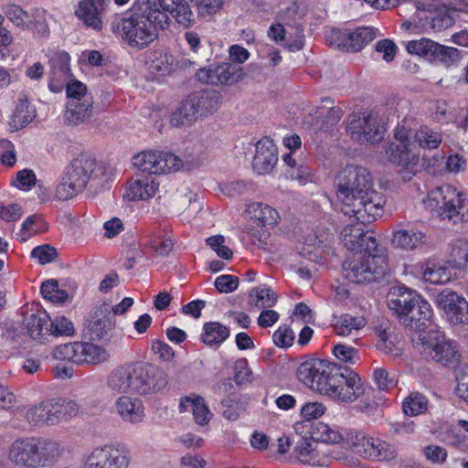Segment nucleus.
<instances>
[{
    "label": "nucleus",
    "instance_id": "aec40b11",
    "mask_svg": "<svg viewBox=\"0 0 468 468\" xmlns=\"http://www.w3.org/2000/svg\"><path fill=\"white\" fill-rule=\"evenodd\" d=\"M156 4H159L158 9L165 14V17L167 18V29L171 24L170 16H172L176 21L185 27H190L195 23V15L191 10L190 5L186 0H154Z\"/></svg>",
    "mask_w": 468,
    "mask_h": 468
},
{
    "label": "nucleus",
    "instance_id": "2f4dec72",
    "mask_svg": "<svg viewBox=\"0 0 468 468\" xmlns=\"http://www.w3.org/2000/svg\"><path fill=\"white\" fill-rule=\"evenodd\" d=\"M230 335L229 328L219 322H207L203 325L201 341L209 346L221 345Z\"/></svg>",
    "mask_w": 468,
    "mask_h": 468
},
{
    "label": "nucleus",
    "instance_id": "1a4fd4ad",
    "mask_svg": "<svg viewBox=\"0 0 468 468\" xmlns=\"http://www.w3.org/2000/svg\"><path fill=\"white\" fill-rule=\"evenodd\" d=\"M417 337L411 335L414 346L419 347L425 359H431L444 367H453L459 362V354L451 340H447L443 332L430 330L416 332Z\"/></svg>",
    "mask_w": 468,
    "mask_h": 468
},
{
    "label": "nucleus",
    "instance_id": "ea45409f",
    "mask_svg": "<svg viewBox=\"0 0 468 468\" xmlns=\"http://www.w3.org/2000/svg\"><path fill=\"white\" fill-rule=\"evenodd\" d=\"M112 322L110 317L101 312L100 316L97 312L95 313V317L89 323V333L90 335V340H101L103 339L107 332L111 329Z\"/></svg>",
    "mask_w": 468,
    "mask_h": 468
},
{
    "label": "nucleus",
    "instance_id": "5fc2aeb1",
    "mask_svg": "<svg viewBox=\"0 0 468 468\" xmlns=\"http://www.w3.org/2000/svg\"><path fill=\"white\" fill-rule=\"evenodd\" d=\"M294 333L288 325L279 326L272 335V340L275 346L281 348H286L292 346L294 341Z\"/></svg>",
    "mask_w": 468,
    "mask_h": 468
},
{
    "label": "nucleus",
    "instance_id": "cd10ccee",
    "mask_svg": "<svg viewBox=\"0 0 468 468\" xmlns=\"http://www.w3.org/2000/svg\"><path fill=\"white\" fill-rule=\"evenodd\" d=\"M117 411L124 421L139 423L144 417V407L138 399L121 396L115 403Z\"/></svg>",
    "mask_w": 468,
    "mask_h": 468
},
{
    "label": "nucleus",
    "instance_id": "49530a36",
    "mask_svg": "<svg viewBox=\"0 0 468 468\" xmlns=\"http://www.w3.org/2000/svg\"><path fill=\"white\" fill-rule=\"evenodd\" d=\"M302 463L308 464L311 466L324 467L328 466L331 463V457L322 449L318 448V443L315 442L314 447L310 453L301 454Z\"/></svg>",
    "mask_w": 468,
    "mask_h": 468
},
{
    "label": "nucleus",
    "instance_id": "8fccbe9b",
    "mask_svg": "<svg viewBox=\"0 0 468 468\" xmlns=\"http://www.w3.org/2000/svg\"><path fill=\"white\" fill-rule=\"evenodd\" d=\"M373 379L377 387L384 391L394 388L398 384L395 375L391 376L384 367H378L374 370Z\"/></svg>",
    "mask_w": 468,
    "mask_h": 468
},
{
    "label": "nucleus",
    "instance_id": "2eb2a0df",
    "mask_svg": "<svg viewBox=\"0 0 468 468\" xmlns=\"http://www.w3.org/2000/svg\"><path fill=\"white\" fill-rule=\"evenodd\" d=\"M167 384L165 374L149 364H133L131 392L139 395L156 393Z\"/></svg>",
    "mask_w": 468,
    "mask_h": 468
},
{
    "label": "nucleus",
    "instance_id": "7c9ffc66",
    "mask_svg": "<svg viewBox=\"0 0 468 468\" xmlns=\"http://www.w3.org/2000/svg\"><path fill=\"white\" fill-rule=\"evenodd\" d=\"M426 235L415 229H399L393 233L392 244L405 250H413L423 245Z\"/></svg>",
    "mask_w": 468,
    "mask_h": 468
},
{
    "label": "nucleus",
    "instance_id": "052dcab7",
    "mask_svg": "<svg viewBox=\"0 0 468 468\" xmlns=\"http://www.w3.org/2000/svg\"><path fill=\"white\" fill-rule=\"evenodd\" d=\"M376 442L378 448L376 447V455L374 456L373 460L392 461L396 458L397 452L391 443L380 440L379 438Z\"/></svg>",
    "mask_w": 468,
    "mask_h": 468
},
{
    "label": "nucleus",
    "instance_id": "393cba45",
    "mask_svg": "<svg viewBox=\"0 0 468 468\" xmlns=\"http://www.w3.org/2000/svg\"><path fill=\"white\" fill-rule=\"evenodd\" d=\"M294 429L297 432H299L300 430H306V434L310 435V438L317 443L321 441L327 444H334L344 441V434L337 429L332 428L322 421L311 424H298L294 426Z\"/></svg>",
    "mask_w": 468,
    "mask_h": 468
},
{
    "label": "nucleus",
    "instance_id": "69168bd1",
    "mask_svg": "<svg viewBox=\"0 0 468 468\" xmlns=\"http://www.w3.org/2000/svg\"><path fill=\"white\" fill-rule=\"evenodd\" d=\"M375 48L377 52L383 54V59L387 62L392 61L397 52L396 44L388 38L378 41Z\"/></svg>",
    "mask_w": 468,
    "mask_h": 468
},
{
    "label": "nucleus",
    "instance_id": "72a5a7b5",
    "mask_svg": "<svg viewBox=\"0 0 468 468\" xmlns=\"http://www.w3.org/2000/svg\"><path fill=\"white\" fill-rule=\"evenodd\" d=\"M415 142L420 148L434 150L440 147L443 140V134L428 125H421L414 133Z\"/></svg>",
    "mask_w": 468,
    "mask_h": 468
},
{
    "label": "nucleus",
    "instance_id": "774afa93",
    "mask_svg": "<svg viewBox=\"0 0 468 468\" xmlns=\"http://www.w3.org/2000/svg\"><path fill=\"white\" fill-rule=\"evenodd\" d=\"M152 350L154 354L158 355L161 359L165 361H170L175 356L174 349L167 343L162 340L153 341Z\"/></svg>",
    "mask_w": 468,
    "mask_h": 468
},
{
    "label": "nucleus",
    "instance_id": "a878e982",
    "mask_svg": "<svg viewBox=\"0 0 468 468\" xmlns=\"http://www.w3.org/2000/svg\"><path fill=\"white\" fill-rule=\"evenodd\" d=\"M191 410L196 422L201 426L206 425L211 419L210 412L205 399L195 393L184 396L179 402V411L186 412Z\"/></svg>",
    "mask_w": 468,
    "mask_h": 468
},
{
    "label": "nucleus",
    "instance_id": "09e8293b",
    "mask_svg": "<svg viewBox=\"0 0 468 468\" xmlns=\"http://www.w3.org/2000/svg\"><path fill=\"white\" fill-rule=\"evenodd\" d=\"M325 406L323 403L314 401L305 403L301 409V415L303 419V422L300 424H311L314 423L313 420H315L322 417L325 412ZM296 423L295 425H298Z\"/></svg>",
    "mask_w": 468,
    "mask_h": 468
},
{
    "label": "nucleus",
    "instance_id": "f704fd0d",
    "mask_svg": "<svg viewBox=\"0 0 468 468\" xmlns=\"http://www.w3.org/2000/svg\"><path fill=\"white\" fill-rule=\"evenodd\" d=\"M367 319L363 315L354 316L350 314H342L335 318L334 328L338 335H349L353 330H359L367 324Z\"/></svg>",
    "mask_w": 468,
    "mask_h": 468
},
{
    "label": "nucleus",
    "instance_id": "680f3d73",
    "mask_svg": "<svg viewBox=\"0 0 468 468\" xmlns=\"http://www.w3.org/2000/svg\"><path fill=\"white\" fill-rule=\"evenodd\" d=\"M66 93L69 101H83L85 98H92L87 94L86 86L80 80H73L68 83Z\"/></svg>",
    "mask_w": 468,
    "mask_h": 468
},
{
    "label": "nucleus",
    "instance_id": "39448f33",
    "mask_svg": "<svg viewBox=\"0 0 468 468\" xmlns=\"http://www.w3.org/2000/svg\"><path fill=\"white\" fill-rule=\"evenodd\" d=\"M64 452L59 441L43 437H21L9 446L7 458L18 468H49Z\"/></svg>",
    "mask_w": 468,
    "mask_h": 468
},
{
    "label": "nucleus",
    "instance_id": "e433bc0d",
    "mask_svg": "<svg viewBox=\"0 0 468 468\" xmlns=\"http://www.w3.org/2000/svg\"><path fill=\"white\" fill-rule=\"evenodd\" d=\"M376 335V347L379 351L394 356L402 354V344L396 335L388 333L386 329H378Z\"/></svg>",
    "mask_w": 468,
    "mask_h": 468
},
{
    "label": "nucleus",
    "instance_id": "de8ad7c7",
    "mask_svg": "<svg viewBox=\"0 0 468 468\" xmlns=\"http://www.w3.org/2000/svg\"><path fill=\"white\" fill-rule=\"evenodd\" d=\"M4 13L8 20H10L16 27L24 28L29 21L28 13L24 10L20 5L16 4H9L4 7Z\"/></svg>",
    "mask_w": 468,
    "mask_h": 468
},
{
    "label": "nucleus",
    "instance_id": "9b49d317",
    "mask_svg": "<svg viewBox=\"0 0 468 468\" xmlns=\"http://www.w3.org/2000/svg\"><path fill=\"white\" fill-rule=\"evenodd\" d=\"M434 199L438 205V215L441 219L454 223L468 220V196L452 185H442L437 188Z\"/></svg>",
    "mask_w": 468,
    "mask_h": 468
},
{
    "label": "nucleus",
    "instance_id": "473e14b6",
    "mask_svg": "<svg viewBox=\"0 0 468 468\" xmlns=\"http://www.w3.org/2000/svg\"><path fill=\"white\" fill-rule=\"evenodd\" d=\"M197 115L188 97L181 101L178 107L170 115V124L173 127L191 125L197 120Z\"/></svg>",
    "mask_w": 468,
    "mask_h": 468
},
{
    "label": "nucleus",
    "instance_id": "5701e85b",
    "mask_svg": "<svg viewBox=\"0 0 468 468\" xmlns=\"http://www.w3.org/2000/svg\"><path fill=\"white\" fill-rule=\"evenodd\" d=\"M107 5V0H81L75 11V15L85 26L96 30H101L102 21L100 13Z\"/></svg>",
    "mask_w": 468,
    "mask_h": 468
},
{
    "label": "nucleus",
    "instance_id": "4be33fe9",
    "mask_svg": "<svg viewBox=\"0 0 468 468\" xmlns=\"http://www.w3.org/2000/svg\"><path fill=\"white\" fill-rule=\"evenodd\" d=\"M188 99L197 117H207L216 112L221 102V94L217 90H204L190 93Z\"/></svg>",
    "mask_w": 468,
    "mask_h": 468
},
{
    "label": "nucleus",
    "instance_id": "20e7f679",
    "mask_svg": "<svg viewBox=\"0 0 468 468\" xmlns=\"http://www.w3.org/2000/svg\"><path fill=\"white\" fill-rule=\"evenodd\" d=\"M133 163L138 172L130 183L126 197L133 201L152 198L159 187L155 176L177 171L182 166L177 155L165 151L142 152L133 156Z\"/></svg>",
    "mask_w": 468,
    "mask_h": 468
},
{
    "label": "nucleus",
    "instance_id": "bf43d9fd",
    "mask_svg": "<svg viewBox=\"0 0 468 468\" xmlns=\"http://www.w3.org/2000/svg\"><path fill=\"white\" fill-rule=\"evenodd\" d=\"M239 278L230 274H222L216 278L215 287L219 292L229 293L238 289Z\"/></svg>",
    "mask_w": 468,
    "mask_h": 468
},
{
    "label": "nucleus",
    "instance_id": "c9c22d12",
    "mask_svg": "<svg viewBox=\"0 0 468 468\" xmlns=\"http://www.w3.org/2000/svg\"><path fill=\"white\" fill-rule=\"evenodd\" d=\"M425 282L433 284H444L451 280V271L448 267L429 261L420 267Z\"/></svg>",
    "mask_w": 468,
    "mask_h": 468
},
{
    "label": "nucleus",
    "instance_id": "c85d7f7f",
    "mask_svg": "<svg viewBox=\"0 0 468 468\" xmlns=\"http://www.w3.org/2000/svg\"><path fill=\"white\" fill-rule=\"evenodd\" d=\"M133 364L122 365L114 368L108 376V387L116 392H131Z\"/></svg>",
    "mask_w": 468,
    "mask_h": 468
},
{
    "label": "nucleus",
    "instance_id": "338daca9",
    "mask_svg": "<svg viewBox=\"0 0 468 468\" xmlns=\"http://www.w3.org/2000/svg\"><path fill=\"white\" fill-rule=\"evenodd\" d=\"M423 452L427 460L432 463H443L448 456L447 451L438 445H428Z\"/></svg>",
    "mask_w": 468,
    "mask_h": 468
},
{
    "label": "nucleus",
    "instance_id": "9d476101",
    "mask_svg": "<svg viewBox=\"0 0 468 468\" xmlns=\"http://www.w3.org/2000/svg\"><path fill=\"white\" fill-rule=\"evenodd\" d=\"M52 357L76 366H97L108 361L110 354L104 347L91 342L75 341L57 346L52 351Z\"/></svg>",
    "mask_w": 468,
    "mask_h": 468
},
{
    "label": "nucleus",
    "instance_id": "0eeeda50",
    "mask_svg": "<svg viewBox=\"0 0 468 468\" xmlns=\"http://www.w3.org/2000/svg\"><path fill=\"white\" fill-rule=\"evenodd\" d=\"M105 164H98L91 154L82 153L67 166L61 181L56 187V197L66 201L82 193L90 179H101L106 175Z\"/></svg>",
    "mask_w": 468,
    "mask_h": 468
},
{
    "label": "nucleus",
    "instance_id": "f257e3e1",
    "mask_svg": "<svg viewBox=\"0 0 468 468\" xmlns=\"http://www.w3.org/2000/svg\"><path fill=\"white\" fill-rule=\"evenodd\" d=\"M336 195L342 203V212L358 221L346 225L341 231L345 246L355 252L343 262L346 278L356 283L382 279L388 271L387 256L379 252L373 233L364 227L383 215L386 197L373 189L369 171L361 166H347L339 173Z\"/></svg>",
    "mask_w": 468,
    "mask_h": 468
},
{
    "label": "nucleus",
    "instance_id": "603ef678",
    "mask_svg": "<svg viewBox=\"0 0 468 468\" xmlns=\"http://www.w3.org/2000/svg\"><path fill=\"white\" fill-rule=\"evenodd\" d=\"M37 183L36 174L32 169H23L16 174L15 180L12 182V186L19 190L28 191Z\"/></svg>",
    "mask_w": 468,
    "mask_h": 468
},
{
    "label": "nucleus",
    "instance_id": "7ed1b4c3",
    "mask_svg": "<svg viewBox=\"0 0 468 468\" xmlns=\"http://www.w3.org/2000/svg\"><path fill=\"white\" fill-rule=\"evenodd\" d=\"M158 5L154 0H135L131 9L113 17L111 30L129 47L146 48L167 29V18Z\"/></svg>",
    "mask_w": 468,
    "mask_h": 468
},
{
    "label": "nucleus",
    "instance_id": "4468645a",
    "mask_svg": "<svg viewBox=\"0 0 468 468\" xmlns=\"http://www.w3.org/2000/svg\"><path fill=\"white\" fill-rule=\"evenodd\" d=\"M376 37L372 27H358L354 30L332 28L326 32L325 42L329 47L346 52H358Z\"/></svg>",
    "mask_w": 468,
    "mask_h": 468
},
{
    "label": "nucleus",
    "instance_id": "ddd939ff",
    "mask_svg": "<svg viewBox=\"0 0 468 468\" xmlns=\"http://www.w3.org/2000/svg\"><path fill=\"white\" fill-rule=\"evenodd\" d=\"M131 451L122 443L112 442L94 448L87 456L82 468H129Z\"/></svg>",
    "mask_w": 468,
    "mask_h": 468
},
{
    "label": "nucleus",
    "instance_id": "a18cd8bd",
    "mask_svg": "<svg viewBox=\"0 0 468 468\" xmlns=\"http://www.w3.org/2000/svg\"><path fill=\"white\" fill-rule=\"evenodd\" d=\"M48 226L41 215H30L22 223L20 232L30 237L37 233L46 232Z\"/></svg>",
    "mask_w": 468,
    "mask_h": 468
},
{
    "label": "nucleus",
    "instance_id": "4d7b16f0",
    "mask_svg": "<svg viewBox=\"0 0 468 468\" xmlns=\"http://www.w3.org/2000/svg\"><path fill=\"white\" fill-rule=\"evenodd\" d=\"M31 257L37 259L39 264L45 265L53 261L58 257V251L48 244L40 245L31 250Z\"/></svg>",
    "mask_w": 468,
    "mask_h": 468
},
{
    "label": "nucleus",
    "instance_id": "6e6d98bb",
    "mask_svg": "<svg viewBox=\"0 0 468 468\" xmlns=\"http://www.w3.org/2000/svg\"><path fill=\"white\" fill-rule=\"evenodd\" d=\"M252 372L249 367L247 358H239L234 364L233 380L237 385L246 384L251 381Z\"/></svg>",
    "mask_w": 468,
    "mask_h": 468
},
{
    "label": "nucleus",
    "instance_id": "864d4df0",
    "mask_svg": "<svg viewBox=\"0 0 468 468\" xmlns=\"http://www.w3.org/2000/svg\"><path fill=\"white\" fill-rule=\"evenodd\" d=\"M454 17L450 14L448 9L438 10L431 18V27L435 31H442L451 27L454 24Z\"/></svg>",
    "mask_w": 468,
    "mask_h": 468
},
{
    "label": "nucleus",
    "instance_id": "f3484780",
    "mask_svg": "<svg viewBox=\"0 0 468 468\" xmlns=\"http://www.w3.org/2000/svg\"><path fill=\"white\" fill-rule=\"evenodd\" d=\"M244 75L245 73L239 66L222 63L199 69L196 73V79L204 84L231 85L241 80Z\"/></svg>",
    "mask_w": 468,
    "mask_h": 468
},
{
    "label": "nucleus",
    "instance_id": "bb28decb",
    "mask_svg": "<svg viewBox=\"0 0 468 468\" xmlns=\"http://www.w3.org/2000/svg\"><path fill=\"white\" fill-rule=\"evenodd\" d=\"M248 218L260 227H272L278 223L279 212L261 202H252L247 206L245 210Z\"/></svg>",
    "mask_w": 468,
    "mask_h": 468
},
{
    "label": "nucleus",
    "instance_id": "412c9836",
    "mask_svg": "<svg viewBox=\"0 0 468 468\" xmlns=\"http://www.w3.org/2000/svg\"><path fill=\"white\" fill-rule=\"evenodd\" d=\"M48 63L51 75L48 87L53 92H59L63 82L70 76V56L64 50H58L52 53Z\"/></svg>",
    "mask_w": 468,
    "mask_h": 468
},
{
    "label": "nucleus",
    "instance_id": "f8f14e48",
    "mask_svg": "<svg viewBox=\"0 0 468 468\" xmlns=\"http://www.w3.org/2000/svg\"><path fill=\"white\" fill-rule=\"evenodd\" d=\"M407 50L410 54L418 55L447 69L456 67L462 58L458 48L447 47L425 37L410 41Z\"/></svg>",
    "mask_w": 468,
    "mask_h": 468
},
{
    "label": "nucleus",
    "instance_id": "3c124183",
    "mask_svg": "<svg viewBox=\"0 0 468 468\" xmlns=\"http://www.w3.org/2000/svg\"><path fill=\"white\" fill-rule=\"evenodd\" d=\"M332 352L334 356L341 362L356 364L359 360L357 350L350 346L338 344L335 345Z\"/></svg>",
    "mask_w": 468,
    "mask_h": 468
},
{
    "label": "nucleus",
    "instance_id": "b1692460",
    "mask_svg": "<svg viewBox=\"0 0 468 468\" xmlns=\"http://www.w3.org/2000/svg\"><path fill=\"white\" fill-rule=\"evenodd\" d=\"M23 322L28 335L34 340L42 343L50 335L48 330L50 316L46 310L37 307L35 312L26 315Z\"/></svg>",
    "mask_w": 468,
    "mask_h": 468
},
{
    "label": "nucleus",
    "instance_id": "c03bdc74",
    "mask_svg": "<svg viewBox=\"0 0 468 468\" xmlns=\"http://www.w3.org/2000/svg\"><path fill=\"white\" fill-rule=\"evenodd\" d=\"M49 333L53 336H73L75 326L73 323L64 315H58L53 320L50 318Z\"/></svg>",
    "mask_w": 468,
    "mask_h": 468
},
{
    "label": "nucleus",
    "instance_id": "dca6fc26",
    "mask_svg": "<svg viewBox=\"0 0 468 468\" xmlns=\"http://www.w3.org/2000/svg\"><path fill=\"white\" fill-rule=\"evenodd\" d=\"M346 133L357 143L374 144L383 139L385 129L379 124L378 117L369 112L363 117L352 115L346 125Z\"/></svg>",
    "mask_w": 468,
    "mask_h": 468
},
{
    "label": "nucleus",
    "instance_id": "a19ab883",
    "mask_svg": "<svg viewBox=\"0 0 468 468\" xmlns=\"http://www.w3.org/2000/svg\"><path fill=\"white\" fill-rule=\"evenodd\" d=\"M42 297L54 303H63L68 300L69 294L65 290L59 289L56 280H48L41 284Z\"/></svg>",
    "mask_w": 468,
    "mask_h": 468
},
{
    "label": "nucleus",
    "instance_id": "6ab92c4d",
    "mask_svg": "<svg viewBox=\"0 0 468 468\" xmlns=\"http://www.w3.org/2000/svg\"><path fill=\"white\" fill-rule=\"evenodd\" d=\"M278 162V148L271 137L264 136L255 144L252 169L259 175L271 173Z\"/></svg>",
    "mask_w": 468,
    "mask_h": 468
},
{
    "label": "nucleus",
    "instance_id": "13d9d810",
    "mask_svg": "<svg viewBox=\"0 0 468 468\" xmlns=\"http://www.w3.org/2000/svg\"><path fill=\"white\" fill-rule=\"evenodd\" d=\"M47 400L41 401L38 405L34 406L29 409L27 413V419L29 422L34 423L35 425L38 424H47L48 416V409Z\"/></svg>",
    "mask_w": 468,
    "mask_h": 468
},
{
    "label": "nucleus",
    "instance_id": "58836bf2",
    "mask_svg": "<svg viewBox=\"0 0 468 468\" xmlns=\"http://www.w3.org/2000/svg\"><path fill=\"white\" fill-rule=\"evenodd\" d=\"M402 409L408 416L422 414L428 410V399L419 392H412L403 400Z\"/></svg>",
    "mask_w": 468,
    "mask_h": 468
},
{
    "label": "nucleus",
    "instance_id": "6e6552de",
    "mask_svg": "<svg viewBox=\"0 0 468 468\" xmlns=\"http://www.w3.org/2000/svg\"><path fill=\"white\" fill-rule=\"evenodd\" d=\"M411 129L399 123L394 130V141L385 149L388 160L399 167L404 181H410L418 172L420 152L411 142Z\"/></svg>",
    "mask_w": 468,
    "mask_h": 468
},
{
    "label": "nucleus",
    "instance_id": "4c0bfd02",
    "mask_svg": "<svg viewBox=\"0 0 468 468\" xmlns=\"http://www.w3.org/2000/svg\"><path fill=\"white\" fill-rule=\"evenodd\" d=\"M249 297L250 303L259 308L272 307L278 300L277 294L266 284L252 288L250 291Z\"/></svg>",
    "mask_w": 468,
    "mask_h": 468
},
{
    "label": "nucleus",
    "instance_id": "e2e57ef3",
    "mask_svg": "<svg viewBox=\"0 0 468 468\" xmlns=\"http://www.w3.org/2000/svg\"><path fill=\"white\" fill-rule=\"evenodd\" d=\"M200 15H215L222 6L224 0H190Z\"/></svg>",
    "mask_w": 468,
    "mask_h": 468
},
{
    "label": "nucleus",
    "instance_id": "79ce46f5",
    "mask_svg": "<svg viewBox=\"0 0 468 468\" xmlns=\"http://www.w3.org/2000/svg\"><path fill=\"white\" fill-rule=\"evenodd\" d=\"M173 70V63L165 53L155 52L149 63V71L154 77H163L170 74Z\"/></svg>",
    "mask_w": 468,
    "mask_h": 468
},
{
    "label": "nucleus",
    "instance_id": "f03ea898",
    "mask_svg": "<svg viewBox=\"0 0 468 468\" xmlns=\"http://www.w3.org/2000/svg\"><path fill=\"white\" fill-rule=\"evenodd\" d=\"M296 377L305 386L341 402H354L366 390V384L357 373L325 359H306L298 366Z\"/></svg>",
    "mask_w": 468,
    "mask_h": 468
},
{
    "label": "nucleus",
    "instance_id": "a211bd4d",
    "mask_svg": "<svg viewBox=\"0 0 468 468\" xmlns=\"http://www.w3.org/2000/svg\"><path fill=\"white\" fill-rule=\"evenodd\" d=\"M438 306L453 324H468V302L453 291L444 290L437 296Z\"/></svg>",
    "mask_w": 468,
    "mask_h": 468
},
{
    "label": "nucleus",
    "instance_id": "37998d69",
    "mask_svg": "<svg viewBox=\"0 0 468 468\" xmlns=\"http://www.w3.org/2000/svg\"><path fill=\"white\" fill-rule=\"evenodd\" d=\"M451 259L454 267L468 271V240L457 239L452 243Z\"/></svg>",
    "mask_w": 468,
    "mask_h": 468
},
{
    "label": "nucleus",
    "instance_id": "0e129e2a",
    "mask_svg": "<svg viewBox=\"0 0 468 468\" xmlns=\"http://www.w3.org/2000/svg\"><path fill=\"white\" fill-rule=\"evenodd\" d=\"M299 431L304 432L303 436H301L300 439L296 441V445L294 448V452L296 458L302 463V453L306 455V453H310L313 448L315 445V441H313L310 438V435L306 434V431L300 430Z\"/></svg>",
    "mask_w": 468,
    "mask_h": 468
},
{
    "label": "nucleus",
    "instance_id": "c756f323",
    "mask_svg": "<svg viewBox=\"0 0 468 468\" xmlns=\"http://www.w3.org/2000/svg\"><path fill=\"white\" fill-rule=\"evenodd\" d=\"M92 98H85L83 101H69L65 118L69 124L78 125L84 122L91 115Z\"/></svg>",
    "mask_w": 468,
    "mask_h": 468
},
{
    "label": "nucleus",
    "instance_id": "423d86ee",
    "mask_svg": "<svg viewBox=\"0 0 468 468\" xmlns=\"http://www.w3.org/2000/svg\"><path fill=\"white\" fill-rule=\"evenodd\" d=\"M388 306L411 332H422L431 324L433 310L429 302L404 284L391 289Z\"/></svg>",
    "mask_w": 468,
    "mask_h": 468
}]
</instances>
